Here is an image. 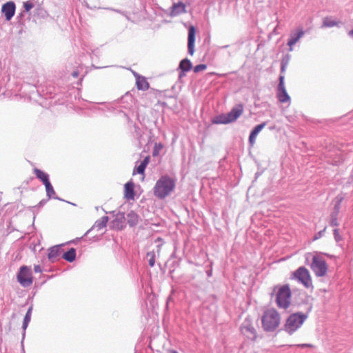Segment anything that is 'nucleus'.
Instances as JSON below:
<instances>
[{
  "instance_id": "1",
  "label": "nucleus",
  "mask_w": 353,
  "mask_h": 353,
  "mask_svg": "<svg viewBox=\"0 0 353 353\" xmlns=\"http://www.w3.org/2000/svg\"><path fill=\"white\" fill-rule=\"evenodd\" d=\"M176 180L168 174L161 176L153 187V194L159 199H165L175 190Z\"/></svg>"
},
{
  "instance_id": "2",
  "label": "nucleus",
  "mask_w": 353,
  "mask_h": 353,
  "mask_svg": "<svg viewBox=\"0 0 353 353\" xmlns=\"http://www.w3.org/2000/svg\"><path fill=\"white\" fill-rule=\"evenodd\" d=\"M281 324V316L279 312L270 308L264 311L261 316V325L265 332L275 331Z\"/></svg>"
},
{
  "instance_id": "3",
  "label": "nucleus",
  "mask_w": 353,
  "mask_h": 353,
  "mask_svg": "<svg viewBox=\"0 0 353 353\" xmlns=\"http://www.w3.org/2000/svg\"><path fill=\"white\" fill-rule=\"evenodd\" d=\"M276 303L280 308H288L290 305L292 292L289 285H276L274 288Z\"/></svg>"
},
{
  "instance_id": "4",
  "label": "nucleus",
  "mask_w": 353,
  "mask_h": 353,
  "mask_svg": "<svg viewBox=\"0 0 353 353\" xmlns=\"http://www.w3.org/2000/svg\"><path fill=\"white\" fill-rule=\"evenodd\" d=\"M243 112V106L241 104H239L234 107L228 113L216 117L212 122L216 124H227L236 121Z\"/></svg>"
},
{
  "instance_id": "5",
  "label": "nucleus",
  "mask_w": 353,
  "mask_h": 353,
  "mask_svg": "<svg viewBox=\"0 0 353 353\" xmlns=\"http://www.w3.org/2000/svg\"><path fill=\"white\" fill-rule=\"evenodd\" d=\"M307 316L301 313H294L286 320L285 330L290 334H292L303 325Z\"/></svg>"
},
{
  "instance_id": "6",
  "label": "nucleus",
  "mask_w": 353,
  "mask_h": 353,
  "mask_svg": "<svg viewBox=\"0 0 353 353\" xmlns=\"http://www.w3.org/2000/svg\"><path fill=\"white\" fill-rule=\"evenodd\" d=\"M311 269L318 277L325 276L327 272V264L319 255L315 254L312 258Z\"/></svg>"
},
{
  "instance_id": "7",
  "label": "nucleus",
  "mask_w": 353,
  "mask_h": 353,
  "mask_svg": "<svg viewBox=\"0 0 353 353\" xmlns=\"http://www.w3.org/2000/svg\"><path fill=\"white\" fill-rule=\"evenodd\" d=\"M17 281L23 287H28L32 284V271L28 266H21L17 274Z\"/></svg>"
},
{
  "instance_id": "8",
  "label": "nucleus",
  "mask_w": 353,
  "mask_h": 353,
  "mask_svg": "<svg viewBox=\"0 0 353 353\" xmlns=\"http://www.w3.org/2000/svg\"><path fill=\"white\" fill-rule=\"evenodd\" d=\"M293 277L296 279L299 282L304 285L306 288L312 286V281L310 274L305 267H300L293 272Z\"/></svg>"
},
{
  "instance_id": "9",
  "label": "nucleus",
  "mask_w": 353,
  "mask_h": 353,
  "mask_svg": "<svg viewBox=\"0 0 353 353\" xmlns=\"http://www.w3.org/2000/svg\"><path fill=\"white\" fill-rule=\"evenodd\" d=\"M241 332L249 339L254 341L256 339V330L252 321L246 319L241 327Z\"/></svg>"
},
{
  "instance_id": "10",
  "label": "nucleus",
  "mask_w": 353,
  "mask_h": 353,
  "mask_svg": "<svg viewBox=\"0 0 353 353\" xmlns=\"http://www.w3.org/2000/svg\"><path fill=\"white\" fill-rule=\"evenodd\" d=\"M277 97L281 103H286L290 100V97L284 86V77L283 76H281L279 78Z\"/></svg>"
},
{
  "instance_id": "11",
  "label": "nucleus",
  "mask_w": 353,
  "mask_h": 353,
  "mask_svg": "<svg viewBox=\"0 0 353 353\" xmlns=\"http://www.w3.org/2000/svg\"><path fill=\"white\" fill-rule=\"evenodd\" d=\"M16 6L13 1H8L1 7V12L7 21L11 20L15 14Z\"/></svg>"
},
{
  "instance_id": "12",
  "label": "nucleus",
  "mask_w": 353,
  "mask_h": 353,
  "mask_svg": "<svg viewBox=\"0 0 353 353\" xmlns=\"http://www.w3.org/2000/svg\"><path fill=\"white\" fill-rule=\"evenodd\" d=\"M196 29L193 26H191L188 30V49L190 55H193L194 52V41H195Z\"/></svg>"
},
{
  "instance_id": "13",
  "label": "nucleus",
  "mask_w": 353,
  "mask_h": 353,
  "mask_svg": "<svg viewBox=\"0 0 353 353\" xmlns=\"http://www.w3.org/2000/svg\"><path fill=\"white\" fill-rule=\"evenodd\" d=\"M134 183L130 180L124 185V197L127 200H134Z\"/></svg>"
},
{
  "instance_id": "14",
  "label": "nucleus",
  "mask_w": 353,
  "mask_h": 353,
  "mask_svg": "<svg viewBox=\"0 0 353 353\" xmlns=\"http://www.w3.org/2000/svg\"><path fill=\"white\" fill-rule=\"evenodd\" d=\"M266 124V122H263L255 126L252 130L249 137V142L251 146L254 145L258 134L265 127Z\"/></svg>"
},
{
  "instance_id": "15",
  "label": "nucleus",
  "mask_w": 353,
  "mask_h": 353,
  "mask_svg": "<svg viewBox=\"0 0 353 353\" xmlns=\"http://www.w3.org/2000/svg\"><path fill=\"white\" fill-rule=\"evenodd\" d=\"M125 218L123 214L119 213L112 221V228L116 230H122L125 226Z\"/></svg>"
},
{
  "instance_id": "16",
  "label": "nucleus",
  "mask_w": 353,
  "mask_h": 353,
  "mask_svg": "<svg viewBox=\"0 0 353 353\" xmlns=\"http://www.w3.org/2000/svg\"><path fill=\"white\" fill-rule=\"evenodd\" d=\"M185 5L181 1L174 3L171 8L170 15L174 17L185 13Z\"/></svg>"
},
{
  "instance_id": "17",
  "label": "nucleus",
  "mask_w": 353,
  "mask_h": 353,
  "mask_svg": "<svg viewBox=\"0 0 353 353\" xmlns=\"http://www.w3.org/2000/svg\"><path fill=\"white\" fill-rule=\"evenodd\" d=\"M136 85L139 90H147L150 86L147 79L139 75L136 76Z\"/></svg>"
},
{
  "instance_id": "18",
  "label": "nucleus",
  "mask_w": 353,
  "mask_h": 353,
  "mask_svg": "<svg viewBox=\"0 0 353 353\" xmlns=\"http://www.w3.org/2000/svg\"><path fill=\"white\" fill-rule=\"evenodd\" d=\"M62 252L61 248L59 245L52 247L49 249L48 259L55 260Z\"/></svg>"
},
{
  "instance_id": "19",
  "label": "nucleus",
  "mask_w": 353,
  "mask_h": 353,
  "mask_svg": "<svg viewBox=\"0 0 353 353\" xmlns=\"http://www.w3.org/2000/svg\"><path fill=\"white\" fill-rule=\"evenodd\" d=\"M150 162V157L147 156L143 161L140 163V165L136 168V170H134L133 174H134L136 172L138 174H144V172L145 168Z\"/></svg>"
},
{
  "instance_id": "20",
  "label": "nucleus",
  "mask_w": 353,
  "mask_h": 353,
  "mask_svg": "<svg viewBox=\"0 0 353 353\" xmlns=\"http://www.w3.org/2000/svg\"><path fill=\"white\" fill-rule=\"evenodd\" d=\"M304 32L301 30L299 32L295 35H291L290 39L288 42V45L290 46V50H292V47L295 43L299 41V39L303 35Z\"/></svg>"
},
{
  "instance_id": "21",
  "label": "nucleus",
  "mask_w": 353,
  "mask_h": 353,
  "mask_svg": "<svg viewBox=\"0 0 353 353\" xmlns=\"http://www.w3.org/2000/svg\"><path fill=\"white\" fill-rule=\"evenodd\" d=\"M33 172H34V174L36 175V176L39 179H40L43 182V183H45L49 181L48 174L47 173L44 172L43 171H42L38 168H34L33 170Z\"/></svg>"
},
{
  "instance_id": "22",
  "label": "nucleus",
  "mask_w": 353,
  "mask_h": 353,
  "mask_svg": "<svg viewBox=\"0 0 353 353\" xmlns=\"http://www.w3.org/2000/svg\"><path fill=\"white\" fill-rule=\"evenodd\" d=\"M127 221L130 226H134L139 222V216L135 212L132 211L128 214Z\"/></svg>"
},
{
  "instance_id": "23",
  "label": "nucleus",
  "mask_w": 353,
  "mask_h": 353,
  "mask_svg": "<svg viewBox=\"0 0 353 353\" xmlns=\"http://www.w3.org/2000/svg\"><path fill=\"white\" fill-rule=\"evenodd\" d=\"M63 259L69 262H72L76 258V250L74 248H70L68 252L63 253Z\"/></svg>"
},
{
  "instance_id": "24",
  "label": "nucleus",
  "mask_w": 353,
  "mask_h": 353,
  "mask_svg": "<svg viewBox=\"0 0 353 353\" xmlns=\"http://www.w3.org/2000/svg\"><path fill=\"white\" fill-rule=\"evenodd\" d=\"M192 68V63L188 59H184L180 62L179 68L184 72L190 70Z\"/></svg>"
},
{
  "instance_id": "25",
  "label": "nucleus",
  "mask_w": 353,
  "mask_h": 353,
  "mask_svg": "<svg viewBox=\"0 0 353 353\" xmlns=\"http://www.w3.org/2000/svg\"><path fill=\"white\" fill-rule=\"evenodd\" d=\"M108 221V216H102L100 219L97 221L94 225V228H97L98 230L105 228L107 225Z\"/></svg>"
},
{
  "instance_id": "26",
  "label": "nucleus",
  "mask_w": 353,
  "mask_h": 353,
  "mask_svg": "<svg viewBox=\"0 0 353 353\" xmlns=\"http://www.w3.org/2000/svg\"><path fill=\"white\" fill-rule=\"evenodd\" d=\"M339 23L338 21H336L330 17H325L323 19V27L330 28V27L337 26H339Z\"/></svg>"
},
{
  "instance_id": "27",
  "label": "nucleus",
  "mask_w": 353,
  "mask_h": 353,
  "mask_svg": "<svg viewBox=\"0 0 353 353\" xmlns=\"http://www.w3.org/2000/svg\"><path fill=\"white\" fill-rule=\"evenodd\" d=\"M163 148V145L161 143H156L154 146L152 155L154 157L158 156Z\"/></svg>"
},
{
  "instance_id": "28",
  "label": "nucleus",
  "mask_w": 353,
  "mask_h": 353,
  "mask_svg": "<svg viewBox=\"0 0 353 353\" xmlns=\"http://www.w3.org/2000/svg\"><path fill=\"white\" fill-rule=\"evenodd\" d=\"M43 185L46 187V190L47 194L48 195H50L51 194H54V191L53 187L51 185L50 181H48V182L43 183Z\"/></svg>"
},
{
  "instance_id": "29",
  "label": "nucleus",
  "mask_w": 353,
  "mask_h": 353,
  "mask_svg": "<svg viewBox=\"0 0 353 353\" xmlns=\"http://www.w3.org/2000/svg\"><path fill=\"white\" fill-rule=\"evenodd\" d=\"M147 256L150 257V259H149L150 266L153 267L155 263V254H154V252H148Z\"/></svg>"
},
{
  "instance_id": "30",
  "label": "nucleus",
  "mask_w": 353,
  "mask_h": 353,
  "mask_svg": "<svg viewBox=\"0 0 353 353\" xmlns=\"http://www.w3.org/2000/svg\"><path fill=\"white\" fill-rule=\"evenodd\" d=\"M207 68V65L205 64H199L196 65L194 68V72L197 73L201 71L205 70Z\"/></svg>"
},
{
  "instance_id": "31",
  "label": "nucleus",
  "mask_w": 353,
  "mask_h": 353,
  "mask_svg": "<svg viewBox=\"0 0 353 353\" xmlns=\"http://www.w3.org/2000/svg\"><path fill=\"white\" fill-rule=\"evenodd\" d=\"M23 7L25 10L28 12L33 8V4L30 3V1L24 2Z\"/></svg>"
},
{
  "instance_id": "32",
  "label": "nucleus",
  "mask_w": 353,
  "mask_h": 353,
  "mask_svg": "<svg viewBox=\"0 0 353 353\" xmlns=\"http://www.w3.org/2000/svg\"><path fill=\"white\" fill-rule=\"evenodd\" d=\"M30 319H31V309L30 308L25 316L24 321L29 323L30 321Z\"/></svg>"
},
{
  "instance_id": "33",
  "label": "nucleus",
  "mask_w": 353,
  "mask_h": 353,
  "mask_svg": "<svg viewBox=\"0 0 353 353\" xmlns=\"http://www.w3.org/2000/svg\"><path fill=\"white\" fill-rule=\"evenodd\" d=\"M34 270L35 272H38V273L41 272V268L39 265H34Z\"/></svg>"
},
{
  "instance_id": "34",
  "label": "nucleus",
  "mask_w": 353,
  "mask_h": 353,
  "mask_svg": "<svg viewBox=\"0 0 353 353\" xmlns=\"http://www.w3.org/2000/svg\"><path fill=\"white\" fill-rule=\"evenodd\" d=\"M28 322H26V321H23V329H26L28 326Z\"/></svg>"
},
{
  "instance_id": "35",
  "label": "nucleus",
  "mask_w": 353,
  "mask_h": 353,
  "mask_svg": "<svg viewBox=\"0 0 353 353\" xmlns=\"http://www.w3.org/2000/svg\"><path fill=\"white\" fill-rule=\"evenodd\" d=\"M72 76L75 78H77L79 76V72L75 71L72 73Z\"/></svg>"
},
{
  "instance_id": "36",
  "label": "nucleus",
  "mask_w": 353,
  "mask_h": 353,
  "mask_svg": "<svg viewBox=\"0 0 353 353\" xmlns=\"http://www.w3.org/2000/svg\"><path fill=\"white\" fill-rule=\"evenodd\" d=\"M348 35H349L350 37H353V30H350V31L348 32Z\"/></svg>"
},
{
  "instance_id": "37",
  "label": "nucleus",
  "mask_w": 353,
  "mask_h": 353,
  "mask_svg": "<svg viewBox=\"0 0 353 353\" xmlns=\"http://www.w3.org/2000/svg\"><path fill=\"white\" fill-rule=\"evenodd\" d=\"M168 353H178V352L174 350H168Z\"/></svg>"
},
{
  "instance_id": "38",
  "label": "nucleus",
  "mask_w": 353,
  "mask_h": 353,
  "mask_svg": "<svg viewBox=\"0 0 353 353\" xmlns=\"http://www.w3.org/2000/svg\"><path fill=\"white\" fill-rule=\"evenodd\" d=\"M157 241H163V239H162L161 237H159V238H157Z\"/></svg>"
},
{
  "instance_id": "39",
  "label": "nucleus",
  "mask_w": 353,
  "mask_h": 353,
  "mask_svg": "<svg viewBox=\"0 0 353 353\" xmlns=\"http://www.w3.org/2000/svg\"><path fill=\"white\" fill-rule=\"evenodd\" d=\"M301 346L302 347H306V346H310V347L311 345H307V344H303V345H301Z\"/></svg>"
}]
</instances>
